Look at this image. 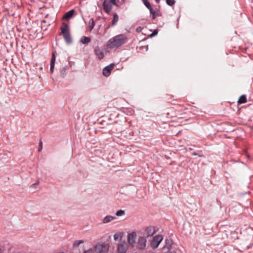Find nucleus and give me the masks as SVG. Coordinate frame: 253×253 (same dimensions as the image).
<instances>
[{"label": "nucleus", "instance_id": "25", "mask_svg": "<svg viewBox=\"0 0 253 253\" xmlns=\"http://www.w3.org/2000/svg\"><path fill=\"white\" fill-rule=\"evenodd\" d=\"M124 214H125V211L122 210H119L117 211L116 213V215L118 216H122Z\"/></svg>", "mask_w": 253, "mask_h": 253}, {"label": "nucleus", "instance_id": "8", "mask_svg": "<svg viewBox=\"0 0 253 253\" xmlns=\"http://www.w3.org/2000/svg\"><path fill=\"white\" fill-rule=\"evenodd\" d=\"M115 66L114 63H111L109 65L105 67L103 70V75L105 77H108L111 74V71Z\"/></svg>", "mask_w": 253, "mask_h": 253}, {"label": "nucleus", "instance_id": "21", "mask_svg": "<svg viewBox=\"0 0 253 253\" xmlns=\"http://www.w3.org/2000/svg\"><path fill=\"white\" fill-rule=\"evenodd\" d=\"M122 237L121 236V234L119 233H115L114 235V239L115 240V241H117L119 239H121Z\"/></svg>", "mask_w": 253, "mask_h": 253}, {"label": "nucleus", "instance_id": "10", "mask_svg": "<svg viewBox=\"0 0 253 253\" xmlns=\"http://www.w3.org/2000/svg\"><path fill=\"white\" fill-rule=\"evenodd\" d=\"M56 52L55 51H53L52 52V56L50 64V72H51V73H52L53 72V69L54 68L55 62L56 59Z\"/></svg>", "mask_w": 253, "mask_h": 253}, {"label": "nucleus", "instance_id": "29", "mask_svg": "<svg viewBox=\"0 0 253 253\" xmlns=\"http://www.w3.org/2000/svg\"><path fill=\"white\" fill-rule=\"evenodd\" d=\"M158 34L157 30H155L153 33L151 34V37H153Z\"/></svg>", "mask_w": 253, "mask_h": 253}, {"label": "nucleus", "instance_id": "36", "mask_svg": "<svg viewBox=\"0 0 253 253\" xmlns=\"http://www.w3.org/2000/svg\"><path fill=\"white\" fill-rule=\"evenodd\" d=\"M63 253V252H61V253Z\"/></svg>", "mask_w": 253, "mask_h": 253}, {"label": "nucleus", "instance_id": "32", "mask_svg": "<svg viewBox=\"0 0 253 253\" xmlns=\"http://www.w3.org/2000/svg\"><path fill=\"white\" fill-rule=\"evenodd\" d=\"M39 184V181H38L37 182H36V183L33 184V185H35L36 184Z\"/></svg>", "mask_w": 253, "mask_h": 253}, {"label": "nucleus", "instance_id": "33", "mask_svg": "<svg viewBox=\"0 0 253 253\" xmlns=\"http://www.w3.org/2000/svg\"><path fill=\"white\" fill-rule=\"evenodd\" d=\"M155 1H156L157 3H159V0H155Z\"/></svg>", "mask_w": 253, "mask_h": 253}, {"label": "nucleus", "instance_id": "1", "mask_svg": "<svg viewBox=\"0 0 253 253\" xmlns=\"http://www.w3.org/2000/svg\"><path fill=\"white\" fill-rule=\"evenodd\" d=\"M126 41L127 37L124 34H120L109 40L108 46L110 48H118L125 44Z\"/></svg>", "mask_w": 253, "mask_h": 253}, {"label": "nucleus", "instance_id": "28", "mask_svg": "<svg viewBox=\"0 0 253 253\" xmlns=\"http://www.w3.org/2000/svg\"><path fill=\"white\" fill-rule=\"evenodd\" d=\"M84 253H94V251L92 249H90L87 251H85Z\"/></svg>", "mask_w": 253, "mask_h": 253}, {"label": "nucleus", "instance_id": "31", "mask_svg": "<svg viewBox=\"0 0 253 253\" xmlns=\"http://www.w3.org/2000/svg\"><path fill=\"white\" fill-rule=\"evenodd\" d=\"M166 243L167 244H169V246H170V241L168 240H166Z\"/></svg>", "mask_w": 253, "mask_h": 253}, {"label": "nucleus", "instance_id": "26", "mask_svg": "<svg viewBox=\"0 0 253 253\" xmlns=\"http://www.w3.org/2000/svg\"><path fill=\"white\" fill-rule=\"evenodd\" d=\"M155 19L157 17H159V16H162V14L161 13V12H160L159 10H156V12L155 13Z\"/></svg>", "mask_w": 253, "mask_h": 253}, {"label": "nucleus", "instance_id": "27", "mask_svg": "<svg viewBox=\"0 0 253 253\" xmlns=\"http://www.w3.org/2000/svg\"><path fill=\"white\" fill-rule=\"evenodd\" d=\"M42 141H40V142L39 143V148H38L39 151H41L42 150Z\"/></svg>", "mask_w": 253, "mask_h": 253}, {"label": "nucleus", "instance_id": "4", "mask_svg": "<svg viewBox=\"0 0 253 253\" xmlns=\"http://www.w3.org/2000/svg\"><path fill=\"white\" fill-rule=\"evenodd\" d=\"M108 246L104 244H97L94 247V251L97 253H104L108 250Z\"/></svg>", "mask_w": 253, "mask_h": 253}, {"label": "nucleus", "instance_id": "15", "mask_svg": "<svg viewBox=\"0 0 253 253\" xmlns=\"http://www.w3.org/2000/svg\"><path fill=\"white\" fill-rule=\"evenodd\" d=\"M90 42V39L88 37L83 36L80 42L84 44H87Z\"/></svg>", "mask_w": 253, "mask_h": 253}, {"label": "nucleus", "instance_id": "23", "mask_svg": "<svg viewBox=\"0 0 253 253\" xmlns=\"http://www.w3.org/2000/svg\"><path fill=\"white\" fill-rule=\"evenodd\" d=\"M67 67L66 66L64 67L61 71V75L62 77H64L66 74V71L67 70Z\"/></svg>", "mask_w": 253, "mask_h": 253}, {"label": "nucleus", "instance_id": "2", "mask_svg": "<svg viewBox=\"0 0 253 253\" xmlns=\"http://www.w3.org/2000/svg\"><path fill=\"white\" fill-rule=\"evenodd\" d=\"M60 30L66 43L68 44L71 43L72 40L71 37L70 29L68 25L65 23H63L60 27Z\"/></svg>", "mask_w": 253, "mask_h": 253}, {"label": "nucleus", "instance_id": "19", "mask_svg": "<svg viewBox=\"0 0 253 253\" xmlns=\"http://www.w3.org/2000/svg\"><path fill=\"white\" fill-rule=\"evenodd\" d=\"M84 242V240H82L75 241L73 244V246L74 247H77L79 246V245L81 244H82Z\"/></svg>", "mask_w": 253, "mask_h": 253}, {"label": "nucleus", "instance_id": "24", "mask_svg": "<svg viewBox=\"0 0 253 253\" xmlns=\"http://www.w3.org/2000/svg\"><path fill=\"white\" fill-rule=\"evenodd\" d=\"M143 3L148 9H150V8L152 7L151 4L149 2V1L147 0H144Z\"/></svg>", "mask_w": 253, "mask_h": 253}, {"label": "nucleus", "instance_id": "17", "mask_svg": "<svg viewBox=\"0 0 253 253\" xmlns=\"http://www.w3.org/2000/svg\"><path fill=\"white\" fill-rule=\"evenodd\" d=\"M119 20V16L117 13L113 14V19L111 22V26H113L115 25Z\"/></svg>", "mask_w": 253, "mask_h": 253}, {"label": "nucleus", "instance_id": "35", "mask_svg": "<svg viewBox=\"0 0 253 253\" xmlns=\"http://www.w3.org/2000/svg\"><path fill=\"white\" fill-rule=\"evenodd\" d=\"M193 154V155H196V154L195 152L193 153V154Z\"/></svg>", "mask_w": 253, "mask_h": 253}, {"label": "nucleus", "instance_id": "22", "mask_svg": "<svg viewBox=\"0 0 253 253\" xmlns=\"http://www.w3.org/2000/svg\"><path fill=\"white\" fill-rule=\"evenodd\" d=\"M167 4L169 6H172L175 2V0H166Z\"/></svg>", "mask_w": 253, "mask_h": 253}, {"label": "nucleus", "instance_id": "7", "mask_svg": "<svg viewBox=\"0 0 253 253\" xmlns=\"http://www.w3.org/2000/svg\"><path fill=\"white\" fill-rule=\"evenodd\" d=\"M128 247L127 243L125 242H122L118 244V253H126Z\"/></svg>", "mask_w": 253, "mask_h": 253}, {"label": "nucleus", "instance_id": "11", "mask_svg": "<svg viewBox=\"0 0 253 253\" xmlns=\"http://www.w3.org/2000/svg\"><path fill=\"white\" fill-rule=\"evenodd\" d=\"M145 232L147 237L153 236L156 232L155 227L153 226L147 227L145 229Z\"/></svg>", "mask_w": 253, "mask_h": 253}, {"label": "nucleus", "instance_id": "14", "mask_svg": "<svg viewBox=\"0 0 253 253\" xmlns=\"http://www.w3.org/2000/svg\"><path fill=\"white\" fill-rule=\"evenodd\" d=\"M115 218H116L115 216H112L111 215H107L103 218L102 222L103 223H108V222L112 221L113 220H114Z\"/></svg>", "mask_w": 253, "mask_h": 253}, {"label": "nucleus", "instance_id": "12", "mask_svg": "<svg viewBox=\"0 0 253 253\" xmlns=\"http://www.w3.org/2000/svg\"><path fill=\"white\" fill-rule=\"evenodd\" d=\"M94 52L98 59L101 60L103 58L104 53L103 51L100 49L99 46L95 47L94 49Z\"/></svg>", "mask_w": 253, "mask_h": 253}, {"label": "nucleus", "instance_id": "30", "mask_svg": "<svg viewBox=\"0 0 253 253\" xmlns=\"http://www.w3.org/2000/svg\"><path fill=\"white\" fill-rule=\"evenodd\" d=\"M110 1L114 5L117 6L116 0H110Z\"/></svg>", "mask_w": 253, "mask_h": 253}, {"label": "nucleus", "instance_id": "6", "mask_svg": "<svg viewBox=\"0 0 253 253\" xmlns=\"http://www.w3.org/2000/svg\"><path fill=\"white\" fill-rule=\"evenodd\" d=\"M113 4L107 0H105L102 4V7L103 10L108 14H109L112 9V5Z\"/></svg>", "mask_w": 253, "mask_h": 253}, {"label": "nucleus", "instance_id": "5", "mask_svg": "<svg viewBox=\"0 0 253 253\" xmlns=\"http://www.w3.org/2000/svg\"><path fill=\"white\" fill-rule=\"evenodd\" d=\"M146 242L147 240L145 237H139L137 242V248L141 250H144L146 246Z\"/></svg>", "mask_w": 253, "mask_h": 253}, {"label": "nucleus", "instance_id": "3", "mask_svg": "<svg viewBox=\"0 0 253 253\" xmlns=\"http://www.w3.org/2000/svg\"><path fill=\"white\" fill-rule=\"evenodd\" d=\"M163 237L162 235H157L154 236L151 242V246L153 249L157 248L161 241L163 240Z\"/></svg>", "mask_w": 253, "mask_h": 253}, {"label": "nucleus", "instance_id": "20", "mask_svg": "<svg viewBox=\"0 0 253 253\" xmlns=\"http://www.w3.org/2000/svg\"><path fill=\"white\" fill-rule=\"evenodd\" d=\"M150 11V14L152 15V18L153 19H155V13L156 12V10H154L152 7H151V8H150V9H148Z\"/></svg>", "mask_w": 253, "mask_h": 253}, {"label": "nucleus", "instance_id": "9", "mask_svg": "<svg viewBox=\"0 0 253 253\" xmlns=\"http://www.w3.org/2000/svg\"><path fill=\"white\" fill-rule=\"evenodd\" d=\"M136 233L135 232H132L127 235V241L129 244L132 246L135 243V239Z\"/></svg>", "mask_w": 253, "mask_h": 253}, {"label": "nucleus", "instance_id": "18", "mask_svg": "<svg viewBox=\"0 0 253 253\" xmlns=\"http://www.w3.org/2000/svg\"><path fill=\"white\" fill-rule=\"evenodd\" d=\"M95 26V22L93 18H91L88 23V27L90 31L92 30Z\"/></svg>", "mask_w": 253, "mask_h": 253}, {"label": "nucleus", "instance_id": "34", "mask_svg": "<svg viewBox=\"0 0 253 253\" xmlns=\"http://www.w3.org/2000/svg\"><path fill=\"white\" fill-rule=\"evenodd\" d=\"M2 253V250H1V249L0 248V253Z\"/></svg>", "mask_w": 253, "mask_h": 253}, {"label": "nucleus", "instance_id": "16", "mask_svg": "<svg viewBox=\"0 0 253 253\" xmlns=\"http://www.w3.org/2000/svg\"><path fill=\"white\" fill-rule=\"evenodd\" d=\"M247 102V98L245 95H241L238 99V104H243Z\"/></svg>", "mask_w": 253, "mask_h": 253}, {"label": "nucleus", "instance_id": "13", "mask_svg": "<svg viewBox=\"0 0 253 253\" xmlns=\"http://www.w3.org/2000/svg\"><path fill=\"white\" fill-rule=\"evenodd\" d=\"M74 12H75V11L74 9H72V10L67 12L64 15L62 18L63 19H68L71 18L73 16V15L74 13Z\"/></svg>", "mask_w": 253, "mask_h": 253}]
</instances>
